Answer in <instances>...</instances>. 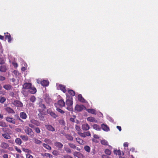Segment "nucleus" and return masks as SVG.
Segmentation results:
<instances>
[{
    "mask_svg": "<svg viewBox=\"0 0 158 158\" xmlns=\"http://www.w3.org/2000/svg\"><path fill=\"white\" fill-rule=\"evenodd\" d=\"M73 103L72 98H71V99L67 98L66 101V104L67 106L66 109L69 111H71L73 110Z\"/></svg>",
    "mask_w": 158,
    "mask_h": 158,
    "instance_id": "f257e3e1",
    "label": "nucleus"
},
{
    "mask_svg": "<svg viewBox=\"0 0 158 158\" xmlns=\"http://www.w3.org/2000/svg\"><path fill=\"white\" fill-rule=\"evenodd\" d=\"M24 130L26 134L30 136L31 137L33 138L34 136L35 133L31 128L27 126H26Z\"/></svg>",
    "mask_w": 158,
    "mask_h": 158,
    "instance_id": "f03ea898",
    "label": "nucleus"
},
{
    "mask_svg": "<svg viewBox=\"0 0 158 158\" xmlns=\"http://www.w3.org/2000/svg\"><path fill=\"white\" fill-rule=\"evenodd\" d=\"M77 133L80 136L83 138H85L86 136H91V134L89 131L85 132L83 133L81 132H78Z\"/></svg>",
    "mask_w": 158,
    "mask_h": 158,
    "instance_id": "7ed1b4c3",
    "label": "nucleus"
},
{
    "mask_svg": "<svg viewBox=\"0 0 158 158\" xmlns=\"http://www.w3.org/2000/svg\"><path fill=\"white\" fill-rule=\"evenodd\" d=\"M12 104L17 107H21L23 106L22 103L18 100L14 101L12 102Z\"/></svg>",
    "mask_w": 158,
    "mask_h": 158,
    "instance_id": "20e7f679",
    "label": "nucleus"
},
{
    "mask_svg": "<svg viewBox=\"0 0 158 158\" xmlns=\"http://www.w3.org/2000/svg\"><path fill=\"white\" fill-rule=\"evenodd\" d=\"M6 120L7 122L12 123L13 124H15L16 123L15 120V119L10 117H7L6 118Z\"/></svg>",
    "mask_w": 158,
    "mask_h": 158,
    "instance_id": "39448f33",
    "label": "nucleus"
},
{
    "mask_svg": "<svg viewBox=\"0 0 158 158\" xmlns=\"http://www.w3.org/2000/svg\"><path fill=\"white\" fill-rule=\"evenodd\" d=\"M85 107L83 105H79L77 104L75 107V110L78 111H81Z\"/></svg>",
    "mask_w": 158,
    "mask_h": 158,
    "instance_id": "423d86ee",
    "label": "nucleus"
},
{
    "mask_svg": "<svg viewBox=\"0 0 158 158\" xmlns=\"http://www.w3.org/2000/svg\"><path fill=\"white\" fill-rule=\"evenodd\" d=\"M57 105L59 107L62 108L65 106V103L63 100L60 99L58 101Z\"/></svg>",
    "mask_w": 158,
    "mask_h": 158,
    "instance_id": "0eeeda50",
    "label": "nucleus"
},
{
    "mask_svg": "<svg viewBox=\"0 0 158 158\" xmlns=\"http://www.w3.org/2000/svg\"><path fill=\"white\" fill-rule=\"evenodd\" d=\"M47 112L48 114H50L52 117L54 118H56L58 117L57 115L50 110H48Z\"/></svg>",
    "mask_w": 158,
    "mask_h": 158,
    "instance_id": "6e6552de",
    "label": "nucleus"
},
{
    "mask_svg": "<svg viewBox=\"0 0 158 158\" xmlns=\"http://www.w3.org/2000/svg\"><path fill=\"white\" fill-rule=\"evenodd\" d=\"M5 39L8 40V41L10 43L11 42L12 38L10 34L8 32L4 33Z\"/></svg>",
    "mask_w": 158,
    "mask_h": 158,
    "instance_id": "1a4fd4ad",
    "label": "nucleus"
},
{
    "mask_svg": "<svg viewBox=\"0 0 158 158\" xmlns=\"http://www.w3.org/2000/svg\"><path fill=\"white\" fill-rule=\"evenodd\" d=\"M32 84L30 83H25L23 85V88L25 89H29L31 88Z\"/></svg>",
    "mask_w": 158,
    "mask_h": 158,
    "instance_id": "9d476101",
    "label": "nucleus"
},
{
    "mask_svg": "<svg viewBox=\"0 0 158 158\" xmlns=\"http://www.w3.org/2000/svg\"><path fill=\"white\" fill-rule=\"evenodd\" d=\"M78 100L81 102L82 103H85L87 102V101L85 99L82 97L81 94H79L78 95Z\"/></svg>",
    "mask_w": 158,
    "mask_h": 158,
    "instance_id": "9b49d317",
    "label": "nucleus"
},
{
    "mask_svg": "<svg viewBox=\"0 0 158 158\" xmlns=\"http://www.w3.org/2000/svg\"><path fill=\"white\" fill-rule=\"evenodd\" d=\"M30 122L31 123L37 126H40L41 125L39 121L35 119L31 120H30Z\"/></svg>",
    "mask_w": 158,
    "mask_h": 158,
    "instance_id": "f8f14e48",
    "label": "nucleus"
},
{
    "mask_svg": "<svg viewBox=\"0 0 158 158\" xmlns=\"http://www.w3.org/2000/svg\"><path fill=\"white\" fill-rule=\"evenodd\" d=\"M74 156L77 157L78 158H84V156L80 152H76L74 153Z\"/></svg>",
    "mask_w": 158,
    "mask_h": 158,
    "instance_id": "ddd939ff",
    "label": "nucleus"
},
{
    "mask_svg": "<svg viewBox=\"0 0 158 158\" xmlns=\"http://www.w3.org/2000/svg\"><path fill=\"white\" fill-rule=\"evenodd\" d=\"M55 146L58 148L59 150L61 149L63 146V144L60 142H57L54 143Z\"/></svg>",
    "mask_w": 158,
    "mask_h": 158,
    "instance_id": "4468645a",
    "label": "nucleus"
},
{
    "mask_svg": "<svg viewBox=\"0 0 158 158\" xmlns=\"http://www.w3.org/2000/svg\"><path fill=\"white\" fill-rule=\"evenodd\" d=\"M6 111L9 113L15 114V113L14 110L10 107H6L5 108Z\"/></svg>",
    "mask_w": 158,
    "mask_h": 158,
    "instance_id": "2eb2a0df",
    "label": "nucleus"
},
{
    "mask_svg": "<svg viewBox=\"0 0 158 158\" xmlns=\"http://www.w3.org/2000/svg\"><path fill=\"white\" fill-rule=\"evenodd\" d=\"M101 127L102 130L105 131H108L110 130L109 127L106 124H102Z\"/></svg>",
    "mask_w": 158,
    "mask_h": 158,
    "instance_id": "dca6fc26",
    "label": "nucleus"
},
{
    "mask_svg": "<svg viewBox=\"0 0 158 158\" xmlns=\"http://www.w3.org/2000/svg\"><path fill=\"white\" fill-rule=\"evenodd\" d=\"M82 129L84 131H87L90 129V127L87 123H85L82 125Z\"/></svg>",
    "mask_w": 158,
    "mask_h": 158,
    "instance_id": "f3484780",
    "label": "nucleus"
},
{
    "mask_svg": "<svg viewBox=\"0 0 158 158\" xmlns=\"http://www.w3.org/2000/svg\"><path fill=\"white\" fill-rule=\"evenodd\" d=\"M29 92L31 94H35L36 92V89L35 87H32L31 86L29 89Z\"/></svg>",
    "mask_w": 158,
    "mask_h": 158,
    "instance_id": "a211bd4d",
    "label": "nucleus"
},
{
    "mask_svg": "<svg viewBox=\"0 0 158 158\" xmlns=\"http://www.w3.org/2000/svg\"><path fill=\"white\" fill-rule=\"evenodd\" d=\"M20 117L22 119H25L27 118V114L24 112H22L20 113Z\"/></svg>",
    "mask_w": 158,
    "mask_h": 158,
    "instance_id": "6ab92c4d",
    "label": "nucleus"
},
{
    "mask_svg": "<svg viewBox=\"0 0 158 158\" xmlns=\"http://www.w3.org/2000/svg\"><path fill=\"white\" fill-rule=\"evenodd\" d=\"M3 88L6 90H9L13 89L12 86L10 85L6 84L3 86Z\"/></svg>",
    "mask_w": 158,
    "mask_h": 158,
    "instance_id": "aec40b11",
    "label": "nucleus"
},
{
    "mask_svg": "<svg viewBox=\"0 0 158 158\" xmlns=\"http://www.w3.org/2000/svg\"><path fill=\"white\" fill-rule=\"evenodd\" d=\"M7 70L6 66V65H1L0 67V71L2 72H5Z\"/></svg>",
    "mask_w": 158,
    "mask_h": 158,
    "instance_id": "412c9836",
    "label": "nucleus"
},
{
    "mask_svg": "<svg viewBox=\"0 0 158 158\" xmlns=\"http://www.w3.org/2000/svg\"><path fill=\"white\" fill-rule=\"evenodd\" d=\"M0 146L4 149H6L9 146V145L6 143L2 142L1 143Z\"/></svg>",
    "mask_w": 158,
    "mask_h": 158,
    "instance_id": "4be33fe9",
    "label": "nucleus"
},
{
    "mask_svg": "<svg viewBox=\"0 0 158 158\" xmlns=\"http://www.w3.org/2000/svg\"><path fill=\"white\" fill-rule=\"evenodd\" d=\"M40 83L42 85L44 86H46L49 85V82L48 81L44 80L41 81Z\"/></svg>",
    "mask_w": 158,
    "mask_h": 158,
    "instance_id": "5701e85b",
    "label": "nucleus"
},
{
    "mask_svg": "<svg viewBox=\"0 0 158 158\" xmlns=\"http://www.w3.org/2000/svg\"><path fill=\"white\" fill-rule=\"evenodd\" d=\"M59 87L64 93H65L66 92L67 90L66 89V87L64 85L60 84L59 85Z\"/></svg>",
    "mask_w": 158,
    "mask_h": 158,
    "instance_id": "b1692460",
    "label": "nucleus"
},
{
    "mask_svg": "<svg viewBox=\"0 0 158 158\" xmlns=\"http://www.w3.org/2000/svg\"><path fill=\"white\" fill-rule=\"evenodd\" d=\"M2 135L5 139H10L11 138L10 134L7 133L2 134Z\"/></svg>",
    "mask_w": 158,
    "mask_h": 158,
    "instance_id": "393cba45",
    "label": "nucleus"
},
{
    "mask_svg": "<svg viewBox=\"0 0 158 158\" xmlns=\"http://www.w3.org/2000/svg\"><path fill=\"white\" fill-rule=\"evenodd\" d=\"M87 120L90 122L97 123V120L94 117H89L87 118Z\"/></svg>",
    "mask_w": 158,
    "mask_h": 158,
    "instance_id": "a878e982",
    "label": "nucleus"
},
{
    "mask_svg": "<svg viewBox=\"0 0 158 158\" xmlns=\"http://www.w3.org/2000/svg\"><path fill=\"white\" fill-rule=\"evenodd\" d=\"M86 111L89 113H91L94 114H97L96 111L95 110L92 109H88L86 110Z\"/></svg>",
    "mask_w": 158,
    "mask_h": 158,
    "instance_id": "bb28decb",
    "label": "nucleus"
},
{
    "mask_svg": "<svg viewBox=\"0 0 158 158\" xmlns=\"http://www.w3.org/2000/svg\"><path fill=\"white\" fill-rule=\"evenodd\" d=\"M47 129L49 131H55V128L51 125H47L46 126Z\"/></svg>",
    "mask_w": 158,
    "mask_h": 158,
    "instance_id": "cd10ccee",
    "label": "nucleus"
},
{
    "mask_svg": "<svg viewBox=\"0 0 158 158\" xmlns=\"http://www.w3.org/2000/svg\"><path fill=\"white\" fill-rule=\"evenodd\" d=\"M92 127L94 129L97 131H100L101 129V128L100 126L96 124L93 125Z\"/></svg>",
    "mask_w": 158,
    "mask_h": 158,
    "instance_id": "c85d7f7f",
    "label": "nucleus"
},
{
    "mask_svg": "<svg viewBox=\"0 0 158 158\" xmlns=\"http://www.w3.org/2000/svg\"><path fill=\"white\" fill-rule=\"evenodd\" d=\"M76 141L80 144L83 145L84 144L83 141L79 138H77L76 139Z\"/></svg>",
    "mask_w": 158,
    "mask_h": 158,
    "instance_id": "c756f323",
    "label": "nucleus"
},
{
    "mask_svg": "<svg viewBox=\"0 0 158 158\" xmlns=\"http://www.w3.org/2000/svg\"><path fill=\"white\" fill-rule=\"evenodd\" d=\"M20 137L23 140L25 141H27L28 140V137L27 135H21L20 136Z\"/></svg>",
    "mask_w": 158,
    "mask_h": 158,
    "instance_id": "7c9ffc66",
    "label": "nucleus"
},
{
    "mask_svg": "<svg viewBox=\"0 0 158 158\" xmlns=\"http://www.w3.org/2000/svg\"><path fill=\"white\" fill-rule=\"evenodd\" d=\"M45 100L46 102L48 104L50 103L52 101V99L49 96H46L45 98Z\"/></svg>",
    "mask_w": 158,
    "mask_h": 158,
    "instance_id": "2f4dec72",
    "label": "nucleus"
},
{
    "mask_svg": "<svg viewBox=\"0 0 158 158\" xmlns=\"http://www.w3.org/2000/svg\"><path fill=\"white\" fill-rule=\"evenodd\" d=\"M15 142L17 144L19 145H20L22 143L21 139L19 138L16 139H15Z\"/></svg>",
    "mask_w": 158,
    "mask_h": 158,
    "instance_id": "473e14b6",
    "label": "nucleus"
},
{
    "mask_svg": "<svg viewBox=\"0 0 158 158\" xmlns=\"http://www.w3.org/2000/svg\"><path fill=\"white\" fill-rule=\"evenodd\" d=\"M68 92L70 95L73 96H74L75 95V91L73 90H69L68 91Z\"/></svg>",
    "mask_w": 158,
    "mask_h": 158,
    "instance_id": "72a5a7b5",
    "label": "nucleus"
},
{
    "mask_svg": "<svg viewBox=\"0 0 158 158\" xmlns=\"http://www.w3.org/2000/svg\"><path fill=\"white\" fill-rule=\"evenodd\" d=\"M43 146L44 148L47 149L48 150H50L51 149V147L47 144L43 143Z\"/></svg>",
    "mask_w": 158,
    "mask_h": 158,
    "instance_id": "f704fd0d",
    "label": "nucleus"
},
{
    "mask_svg": "<svg viewBox=\"0 0 158 158\" xmlns=\"http://www.w3.org/2000/svg\"><path fill=\"white\" fill-rule=\"evenodd\" d=\"M0 126L3 127H6L7 126V125L5 122L2 121H0Z\"/></svg>",
    "mask_w": 158,
    "mask_h": 158,
    "instance_id": "c9c22d12",
    "label": "nucleus"
},
{
    "mask_svg": "<svg viewBox=\"0 0 158 158\" xmlns=\"http://www.w3.org/2000/svg\"><path fill=\"white\" fill-rule=\"evenodd\" d=\"M34 140L35 143L36 144H40L42 143V142L40 140L37 139L35 138H34Z\"/></svg>",
    "mask_w": 158,
    "mask_h": 158,
    "instance_id": "e433bc0d",
    "label": "nucleus"
},
{
    "mask_svg": "<svg viewBox=\"0 0 158 158\" xmlns=\"http://www.w3.org/2000/svg\"><path fill=\"white\" fill-rule=\"evenodd\" d=\"M84 149L85 150L88 152H89L90 151V148L88 146H85L84 147Z\"/></svg>",
    "mask_w": 158,
    "mask_h": 158,
    "instance_id": "4c0bfd02",
    "label": "nucleus"
},
{
    "mask_svg": "<svg viewBox=\"0 0 158 158\" xmlns=\"http://www.w3.org/2000/svg\"><path fill=\"white\" fill-rule=\"evenodd\" d=\"M6 59L3 57H0V64H3L5 63Z\"/></svg>",
    "mask_w": 158,
    "mask_h": 158,
    "instance_id": "58836bf2",
    "label": "nucleus"
},
{
    "mask_svg": "<svg viewBox=\"0 0 158 158\" xmlns=\"http://www.w3.org/2000/svg\"><path fill=\"white\" fill-rule=\"evenodd\" d=\"M65 136L68 140L72 141L73 139V137L69 135H66Z\"/></svg>",
    "mask_w": 158,
    "mask_h": 158,
    "instance_id": "ea45409f",
    "label": "nucleus"
},
{
    "mask_svg": "<svg viewBox=\"0 0 158 158\" xmlns=\"http://www.w3.org/2000/svg\"><path fill=\"white\" fill-rule=\"evenodd\" d=\"M101 143L102 144L105 145H107L108 144V142L104 139L101 140Z\"/></svg>",
    "mask_w": 158,
    "mask_h": 158,
    "instance_id": "a19ab883",
    "label": "nucleus"
},
{
    "mask_svg": "<svg viewBox=\"0 0 158 158\" xmlns=\"http://www.w3.org/2000/svg\"><path fill=\"white\" fill-rule=\"evenodd\" d=\"M6 100V98L3 97H0V102L3 103Z\"/></svg>",
    "mask_w": 158,
    "mask_h": 158,
    "instance_id": "79ce46f5",
    "label": "nucleus"
},
{
    "mask_svg": "<svg viewBox=\"0 0 158 158\" xmlns=\"http://www.w3.org/2000/svg\"><path fill=\"white\" fill-rule=\"evenodd\" d=\"M52 154L55 156H58L59 155V152L57 150H54L52 152Z\"/></svg>",
    "mask_w": 158,
    "mask_h": 158,
    "instance_id": "37998d69",
    "label": "nucleus"
},
{
    "mask_svg": "<svg viewBox=\"0 0 158 158\" xmlns=\"http://www.w3.org/2000/svg\"><path fill=\"white\" fill-rule=\"evenodd\" d=\"M36 98L34 96H31L30 98V101L32 102H34L36 100Z\"/></svg>",
    "mask_w": 158,
    "mask_h": 158,
    "instance_id": "c03bdc74",
    "label": "nucleus"
},
{
    "mask_svg": "<svg viewBox=\"0 0 158 158\" xmlns=\"http://www.w3.org/2000/svg\"><path fill=\"white\" fill-rule=\"evenodd\" d=\"M39 106L41 107L42 109L43 110H44L46 108V107L45 105L42 103H40L39 104Z\"/></svg>",
    "mask_w": 158,
    "mask_h": 158,
    "instance_id": "a18cd8bd",
    "label": "nucleus"
},
{
    "mask_svg": "<svg viewBox=\"0 0 158 158\" xmlns=\"http://www.w3.org/2000/svg\"><path fill=\"white\" fill-rule=\"evenodd\" d=\"M105 153L108 155H110L111 153V151L108 149H106L105 151Z\"/></svg>",
    "mask_w": 158,
    "mask_h": 158,
    "instance_id": "49530a36",
    "label": "nucleus"
},
{
    "mask_svg": "<svg viewBox=\"0 0 158 158\" xmlns=\"http://www.w3.org/2000/svg\"><path fill=\"white\" fill-rule=\"evenodd\" d=\"M68 144L69 146L72 148L75 149L76 148V146L73 143H69Z\"/></svg>",
    "mask_w": 158,
    "mask_h": 158,
    "instance_id": "de8ad7c7",
    "label": "nucleus"
},
{
    "mask_svg": "<svg viewBox=\"0 0 158 158\" xmlns=\"http://www.w3.org/2000/svg\"><path fill=\"white\" fill-rule=\"evenodd\" d=\"M36 132L37 134H39L40 132V128L38 127H35L34 129Z\"/></svg>",
    "mask_w": 158,
    "mask_h": 158,
    "instance_id": "09e8293b",
    "label": "nucleus"
},
{
    "mask_svg": "<svg viewBox=\"0 0 158 158\" xmlns=\"http://www.w3.org/2000/svg\"><path fill=\"white\" fill-rule=\"evenodd\" d=\"M114 153L116 155H121V152L120 150H114Z\"/></svg>",
    "mask_w": 158,
    "mask_h": 158,
    "instance_id": "8fccbe9b",
    "label": "nucleus"
},
{
    "mask_svg": "<svg viewBox=\"0 0 158 158\" xmlns=\"http://www.w3.org/2000/svg\"><path fill=\"white\" fill-rule=\"evenodd\" d=\"M56 110L58 112H59L61 114H64V111L60 108H57L56 109Z\"/></svg>",
    "mask_w": 158,
    "mask_h": 158,
    "instance_id": "3c124183",
    "label": "nucleus"
},
{
    "mask_svg": "<svg viewBox=\"0 0 158 158\" xmlns=\"http://www.w3.org/2000/svg\"><path fill=\"white\" fill-rule=\"evenodd\" d=\"M44 141L45 142L48 144H50L51 143V141L50 139L47 138L45 139Z\"/></svg>",
    "mask_w": 158,
    "mask_h": 158,
    "instance_id": "603ef678",
    "label": "nucleus"
},
{
    "mask_svg": "<svg viewBox=\"0 0 158 158\" xmlns=\"http://www.w3.org/2000/svg\"><path fill=\"white\" fill-rule=\"evenodd\" d=\"M75 128L78 131V132H80V131H81V130L80 128V126H77V125H76L75 126Z\"/></svg>",
    "mask_w": 158,
    "mask_h": 158,
    "instance_id": "864d4df0",
    "label": "nucleus"
},
{
    "mask_svg": "<svg viewBox=\"0 0 158 158\" xmlns=\"http://www.w3.org/2000/svg\"><path fill=\"white\" fill-rule=\"evenodd\" d=\"M63 157L64 158H73L68 155H63Z\"/></svg>",
    "mask_w": 158,
    "mask_h": 158,
    "instance_id": "5fc2aeb1",
    "label": "nucleus"
},
{
    "mask_svg": "<svg viewBox=\"0 0 158 158\" xmlns=\"http://www.w3.org/2000/svg\"><path fill=\"white\" fill-rule=\"evenodd\" d=\"M28 126H29V127H30L34 129V128H35L34 124H32L31 123L29 124Z\"/></svg>",
    "mask_w": 158,
    "mask_h": 158,
    "instance_id": "6e6d98bb",
    "label": "nucleus"
},
{
    "mask_svg": "<svg viewBox=\"0 0 158 158\" xmlns=\"http://www.w3.org/2000/svg\"><path fill=\"white\" fill-rule=\"evenodd\" d=\"M26 158H33L32 156L29 154H26Z\"/></svg>",
    "mask_w": 158,
    "mask_h": 158,
    "instance_id": "4d7b16f0",
    "label": "nucleus"
},
{
    "mask_svg": "<svg viewBox=\"0 0 158 158\" xmlns=\"http://www.w3.org/2000/svg\"><path fill=\"white\" fill-rule=\"evenodd\" d=\"M5 79V77L2 76H0V80L1 81H3Z\"/></svg>",
    "mask_w": 158,
    "mask_h": 158,
    "instance_id": "13d9d810",
    "label": "nucleus"
},
{
    "mask_svg": "<svg viewBox=\"0 0 158 158\" xmlns=\"http://www.w3.org/2000/svg\"><path fill=\"white\" fill-rule=\"evenodd\" d=\"M65 150L68 153H71V152L70 149L69 148H66Z\"/></svg>",
    "mask_w": 158,
    "mask_h": 158,
    "instance_id": "bf43d9fd",
    "label": "nucleus"
},
{
    "mask_svg": "<svg viewBox=\"0 0 158 158\" xmlns=\"http://www.w3.org/2000/svg\"><path fill=\"white\" fill-rule=\"evenodd\" d=\"M50 155V154L48 153H45L43 155V156L48 157V156Z\"/></svg>",
    "mask_w": 158,
    "mask_h": 158,
    "instance_id": "052dcab7",
    "label": "nucleus"
},
{
    "mask_svg": "<svg viewBox=\"0 0 158 158\" xmlns=\"http://www.w3.org/2000/svg\"><path fill=\"white\" fill-rule=\"evenodd\" d=\"M15 149L17 151H18L19 153L21 152V150L19 149L17 147H15Z\"/></svg>",
    "mask_w": 158,
    "mask_h": 158,
    "instance_id": "680f3d73",
    "label": "nucleus"
},
{
    "mask_svg": "<svg viewBox=\"0 0 158 158\" xmlns=\"http://www.w3.org/2000/svg\"><path fill=\"white\" fill-rule=\"evenodd\" d=\"M123 146L124 147H127L128 146V144L127 142H125L124 143Z\"/></svg>",
    "mask_w": 158,
    "mask_h": 158,
    "instance_id": "e2e57ef3",
    "label": "nucleus"
},
{
    "mask_svg": "<svg viewBox=\"0 0 158 158\" xmlns=\"http://www.w3.org/2000/svg\"><path fill=\"white\" fill-rule=\"evenodd\" d=\"M102 158H110L108 156L106 155H103L102 156Z\"/></svg>",
    "mask_w": 158,
    "mask_h": 158,
    "instance_id": "0e129e2a",
    "label": "nucleus"
},
{
    "mask_svg": "<svg viewBox=\"0 0 158 158\" xmlns=\"http://www.w3.org/2000/svg\"><path fill=\"white\" fill-rule=\"evenodd\" d=\"M117 128L119 130V131H121L122 129L121 127L120 126H117Z\"/></svg>",
    "mask_w": 158,
    "mask_h": 158,
    "instance_id": "69168bd1",
    "label": "nucleus"
},
{
    "mask_svg": "<svg viewBox=\"0 0 158 158\" xmlns=\"http://www.w3.org/2000/svg\"><path fill=\"white\" fill-rule=\"evenodd\" d=\"M13 64L15 67H18V65L17 63H13Z\"/></svg>",
    "mask_w": 158,
    "mask_h": 158,
    "instance_id": "338daca9",
    "label": "nucleus"
},
{
    "mask_svg": "<svg viewBox=\"0 0 158 158\" xmlns=\"http://www.w3.org/2000/svg\"><path fill=\"white\" fill-rule=\"evenodd\" d=\"M3 156L4 158H8V155L7 154H4L3 155Z\"/></svg>",
    "mask_w": 158,
    "mask_h": 158,
    "instance_id": "774afa93",
    "label": "nucleus"
}]
</instances>
